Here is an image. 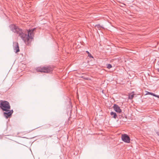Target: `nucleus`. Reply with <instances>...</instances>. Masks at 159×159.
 <instances>
[{
    "label": "nucleus",
    "instance_id": "f257e3e1",
    "mask_svg": "<svg viewBox=\"0 0 159 159\" xmlns=\"http://www.w3.org/2000/svg\"><path fill=\"white\" fill-rule=\"evenodd\" d=\"M11 29L12 31L18 34L27 45H29L33 39L34 35V31L35 28L28 30V34L24 33L21 29L14 24L11 25Z\"/></svg>",
    "mask_w": 159,
    "mask_h": 159
},
{
    "label": "nucleus",
    "instance_id": "f03ea898",
    "mask_svg": "<svg viewBox=\"0 0 159 159\" xmlns=\"http://www.w3.org/2000/svg\"><path fill=\"white\" fill-rule=\"evenodd\" d=\"M0 107L3 111H5L3 114L6 118L10 116V106L8 102L1 101L0 103Z\"/></svg>",
    "mask_w": 159,
    "mask_h": 159
},
{
    "label": "nucleus",
    "instance_id": "7ed1b4c3",
    "mask_svg": "<svg viewBox=\"0 0 159 159\" xmlns=\"http://www.w3.org/2000/svg\"><path fill=\"white\" fill-rule=\"evenodd\" d=\"M36 70L38 72L48 73L50 72L52 70L51 68L48 66L43 67H39L36 69Z\"/></svg>",
    "mask_w": 159,
    "mask_h": 159
},
{
    "label": "nucleus",
    "instance_id": "20e7f679",
    "mask_svg": "<svg viewBox=\"0 0 159 159\" xmlns=\"http://www.w3.org/2000/svg\"><path fill=\"white\" fill-rule=\"evenodd\" d=\"M13 48L14 52L15 53H17L20 51L19 44L16 42H13Z\"/></svg>",
    "mask_w": 159,
    "mask_h": 159
},
{
    "label": "nucleus",
    "instance_id": "39448f33",
    "mask_svg": "<svg viewBox=\"0 0 159 159\" xmlns=\"http://www.w3.org/2000/svg\"><path fill=\"white\" fill-rule=\"evenodd\" d=\"M121 139L122 140L125 142L129 143L130 142V138L126 134L122 135Z\"/></svg>",
    "mask_w": 159,
    "mask_h": 159
},
{
    "label": "nucleus",
    "instance_id": "423d86ee",
    "mask_svg": "<svg viewBox=\"0 0 159 159\" xmlns=\"http://www.w3.org/2000/svg\"><path fill=\"white\" fill-rule=\"evenodd\" d=\"M114 110L117 112L120 113L121 112V110L120 107L117 104H115L113 107Z\"/></svg>",
    "mask_w": 159,
    "mask_h": 159
},
{
    "label": "nucleus",
    "instance_id": "0eeeda50",
    "mask_svg": "<svg viewBox=\"0 0 159 159\" xmlns=\"http://www.w3.org/2000/svg\"><path fill=\"white\" fill-rule=\"evenodd\" d=\"M110 114L111 116H113V117L116 119L117 117L116 114L114 112L111 111L110 113Z\"/></svg>",
    "mask_w": 159,
    "mask_h": 159
},
{
    "label": "nucleus",
    "instance_id": "6e6552de",
    "mask_svg": "<svg viewBox=\"0 0 159 159\" xmlns=\"http://www.w3.org/2000/svg\"><path fill=\"white\" fill-rule=\"evenodd\" d=\"M86 52L88 53V56L90 58H93V57L92 55L88 51H86Z\"/></svg>",
    "mask_w": 159,
    "mask_h": 159
},
{
    "label": "nucleus",
    "instance_id": "1a4fd4ad",
    "mask_svg": "<svg viewBox=\"0 0 159 159\" xmlns=\"http://www.w3.org/2000/svg\"><path fill=\"white\" fill-rule=\"evenodd\" d=\"M95 27L99 29L101 28H103L99 24L96 25H95Z\"/></svg>",
    "mask_w": 159,
    "mask_h": 159
},
{
    "label": "nucleus",
    "instance_id": "9d476101",
    "mask_svg": "<svg viewBox=\"0 0 159 159\" xmlns=\"http://www.w3.org/2000/svg\"><path fill=\"white\" fill-rule=\"evenodd\" d=\"M107 68H108V69H110L112 67V65L110 64H107Z\"/></svg>",
    "mask_w": 159,
    "mask_h": 159
},
{
    "label": "nucleus",
    "instance_id": "9b49d317",
    "mask_svg": "<svg viewBox=\"0 0 159 159\" xmlns=\"http://www.w3.org/2000/svg\"><path fill=\"white\" fill-rule=\"evenodd\" d=\"M154 94V93H153L147 92V93H146V95H151L153 96Z\"/></svg>",
    "mask_w": 159,
    "mask_h": 159
},
{
    "label": "nucleus",
    "instance_id": "f8f14e48",
    "mask_svg": "<svg viewBox=\"0 0 159 159\" xmlns=\"http://www.w3.org/2000/svg\"><path fill=\"white\" fill-rule=\"evenodd\" d=\"M134 97V94H132L131 95H129V98L130 99H132Z\"/></svg>",
    "mask_w": 159,
    "mask_h": 159
},
{
    "label": "nucleus",
    "instance_id": "ddd939ff",
    "mask_svg": "<svg viewBox=\"0 0 159 159\" xmlns=\"http://www.w3.org/2000/svg\"><path fill=\"white\" fill-rule=\"evenodd\" d=\"M153 96H154V97H157L158 98H159V95H156V94H154Z\"/></svg>",
    "mask_w": 159,
    "mask_h": 159
},
{
    "label": "nucleus",
    "instance_id": "4468645a",
    "mask_svg": "<svg viewBox=\"0 0 159 159\" xmlns=\"http://www.w3.org/2000/svg\"><path fill=\"white\" fill-rule=\"evenodd\" d=\"M13 110H11V116L12 114L13 113Z\"/></svg>",
    "mask_w": 159,
    "mask_h": 159
},
{
    "label": "nucleus",
    "instance_id": "2eb2a0df",
    "mask_svg": "<svg viewBox=\"0 0 159 159\" xmlns=\"http://www.w3.org/2000/svg\"><path fill=\"white\" fill-rule=\"evenodd\" d=\"M156 134H157V135L159 136V132H156Z\"/></svg>",
    "mask_w": 159,
    "mask_h": 159
},
{
    "label": "nucleus",
    "instance_id": "dca6fc26",
    "mask_svg": "<svg viewBox=\"0 0 159 159\" xmlns=\"http://www.w3.org/2000/svg\"><path fill=\"white\" fill-rule=\"evenodd\" d=\"M157 71L159 72V68L157 69Z\"/></svg>",
    "mask_w": 159,
    "mask_h": 159
}]
</instances>
